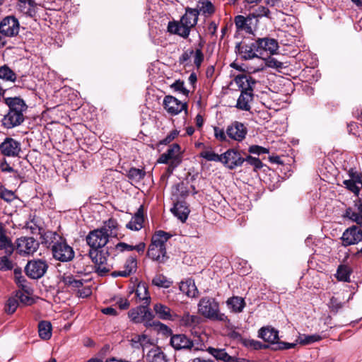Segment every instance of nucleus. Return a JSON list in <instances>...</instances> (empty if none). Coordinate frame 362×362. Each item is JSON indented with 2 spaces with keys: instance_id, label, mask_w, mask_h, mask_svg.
Masks as SVG:
<instances>
[{
  "instance_id": "1",
  "label": "nucleus",
  "mask_w": 362,
  "mask_h": 362,
  "mask_svg": "<svg viewBox=\"0 0 362 362\" xmlns=\"http://www.w3.org/2000/svg\"><path fill=\"white\" fill-rule=\"evenodd\" d=\"M109 241L108 235L100 228L90 231L86 236V242L90 246L89 256L95 264L96 272L104 275L110 271L107 264L108 251L105 246Z\"/></svg>"
},
{
  "instance_id": "2",
  "label": "nucleus",
  "mask_w": 362,
  "mask_h": 362,
  "mask_svg": "<svg viewBox=\"0 0 362 362\" xmlns=\"http://www.w3.org/2000/svg\"><path fill=\"white\" fill-rule=\"evenodd\" d=\"M5 103L8 106V112L2 119V125L6 129H12L21 125L24 119V112L27 105L20 98H6Z\"/></svg>"
},
{
  "instance_id": "3",
  "label": "nucleus",
  "mask_w": 362,
  "mask_h": 362,
  "mask_svg": "<svg viewBox=\"0 0 362 362\" xmlns=\"http://www.w3.org/2000/svg\"><path fill=\"white\" fill-rule=\"evenodd\" d=\"M171 236V234L163 230L156 231L151 238L147 256L158 263H165L168 259L165 245Z\"/></svg>"
},
{
  "instance_id": "4",
  "label": "nucleus",
  "mask_w": 362,
  "mask_h": 362,
  "mask_svg": "<svg viewBox=\"0 0 362 362\" xmlns=\"http://www.w3.org/2000/svg\"><path fill=\"white\" fill-rule=\"evenodd\" d=\"M45 235L47 238L52 240V252L54 259L60 262H66L71 261L74 257L73 248L56 232L47 231Z\"/></svg>"
},
{
  "instance_id": "5",
  "label": "nucleus",
  "mask_w": 362,
  "mask_h": 362,
  "mask_svg": "<svg viewBox=\"0 0 362 362\" xmlns=\"http://www.w3.org/2000/svg\"><path fill=\"white\" fill-rule=\"evenodd\" d=\"M197 307L199 313L207 319L223 322L228 320V317L220 312L219 304L214 298H201Z\"/></svg>"
},
{
  "instance_id": "6",
  "label": "nucleus",
  "mask_w": 362,
  "mask_h": 362,
  "mask_svg": "<svg viewBox=\"0 0 362 362\" xmlns=\"http://www.w3.org/2000/svg\"><path fill=\"white\" fill-rule=\"evenodd\" d=\"M20 24L16 18L13 16L5 17L0 23V48L4 47L6 37L16 36L19 33Z\"/></svg>"
},
{
  "instance_id": "7",
  "label": "nucleus",
  "mask_w": 362,
  "mask_h": 362,
  "mask_svg": "<svg viewBox=\"0 0 362 362\" xmlns=\"http://www.w3.org/2000/svg\"><path fill=\"white\" fill-rule=\"evenodd\" d=\"M128 316L132 322L136 324L145 322L146 327L151 325L150 321L153 317L148 306L143 305L131 309L128 313Z\"/></svg>"
},
{
  "instance_id": "8",
  "label": "nucleus",
  "mask_w": 362,
  "mask_h": 362,
  "mask_svg": "<svg viewBox=\"0 0 362 362\" xmlns=\"http://www.w3.org/2000/svg\"><path fill=\"white\" fill-rule=\"evenodd\" d=\"M47 269V262L38 259L28 261L25 267V272L28 277L33 279H38L45 275Z\"/></svg>"
},
{
  "instance_id": "9",
  "label": "nucleus",
  "mask_w": 362,
  "mask_h": 362,
  "mask_svg": "<svg viewBox=\"0 0 362 362\" xmlns=\"http://www.w3.org/2000/svg\"><path fill=\"white\" fill-rule=\"evenodd\" d=\"M163 105L167 112L172 115H177L184 111L187 114L188 105L186 102H182L174 96L165 95L163 98Z\"/></svg>"
},
{
  "instance_id": "10",
  "label": "nucleus",
  "mask_w": 362,
  "mask_h": 362,
  "mask_svg": "<svg viewBox=\"0 0 362 362\" xmlns=\"http://www.w3.org/2000/svg\"><path fill=\"white\" fill-rule=\"evenodd\" d=\"M39 247V243L33 237H21L16 240V251L21 255H33Z\"/></svg>"
},
{
  "instance_id": "11",
  "label": "nucleus",
  "mask_w": 362,
  "mask_h": 362,
  "mask_svg": "<svg viewBox=\"0 0 362 362\" xmlns=\"http://www.w3.org/2000/svg\"><path fill=\"white\" fill-rule=\"evenodd\" d=\"M244 162L245 158L241 156L238 151L234 148L228 149L221 154V163L230 170L241 166Z\"/></svg>"
},
{
  "instance_id": "12",
  "label": "nucleus",
  "mask_w": 362,
  "mask_h": 362,
  "mask_svg": "<svg viewBox=\"0 0 362 362\" xmlns=\"http://www.w3.org/2000/svg\"><path fill=\"white\" fill-rule=\"evenodd\" d=\"M235 52L242 60H250L255 58H258L259 54V49L255 45V41L251 44L238 43L235 46Z\"/></svg>"
},
{
  "instance_id": "13",
  "label": "nucleus",
  "mask_w": 362,
  "mask_h": 362,
  "mask_svg": "<svg viewBox=\"0 0 362 362\" xmlns=\"http://www.w3.org/2000/svg\"><path fill=\"white\" fill-rule=\"evenodd\" d=\"M1 153L7 157H18L21 152V144L11 137H6L0 144Z\"/></svg>"
},
{
  "instance_id": "14",
  "label": "nucleus",
  "mask_w": 362,
  "mask_h": 362,
  "mask_svg": "<svg viewBox=\"0 0 362 362\" xmlns=\"http://www.w3.org/2000/svg\"><path fill=\"white\" fill-rule=\"evenodd\" d=\"M247 129L242 122L235 121L226 127L228 137L236 141H242L246 136Z\"/></svg>"
},
{
  "instance_id": "15",
  "label": "nucleus",
  "mask_w": 362,
  "mask_h": 362,
  "mask_svg": "<svg viewBox=\"0 0 362 362\" xmlns=\"http://www.w3.org/2000/svg\"><path fill=\"white\" fill-rule=\"evenodd\" d=\"M153 340L148 335L134 334L129 340V344L134 349L141 350L143 356L146 349L153 345Z\"/></svg>"
},
{
  "instance_id": "16",
  "label": "nucleus",
  "mask_w": 362,
  "mask_h": 362,
  "mask_svg": "<svg viewBox=\"0 0 362 362\" xmlns=\"http://www.w3.org/2000/svg\"><path fill=\"white\" fill-rule=\"evenodd\" d=\"M341 240L346 246L357 244L362 240V230L358 226L350 227L344 232Z\"/></svg>"
},
{
  "instance_id": "17",
  "label": "nucleus",
  "mask_w": 362,
  "mask_h": 362,
  "mask_svg": "<svg viewBox=\"0 0 362 362\" xmlns=\"http://www.w3.org/2000/svg\"><path fill=\"white\" fill-rule=\"evenodd\" d=\"M255 45L259 49V54H262L263 52L274 54L279 49L277 40L270 37L258 38L255 40Z\"/></svg>"
},
{
  "instance_id": "18",
  "label": "nucleus",
  "mask_w": 362,
  "mask_h": 362,
  "mask_svg": "<svg viewBox=\"0 0 362 362\" xmlns=\"http://www.w3.org/2000/svg\"><path fill=\"white\" fill-rule=\"evenodd\" d=\"M170 344L176 350L191 349L194 345L192 340L183 334L172 335Z\"/></svg>"
},
{
  "instance_id": "19",
  "label": "nucleus",
  "mask_w": 362,
  "mask_h": 362,
  "mask_svg": "<svg viewBox=\"0 0 362 362\" xmlns=\"http://www.w3.org/2000/svg\"><path fill=\"white\" fill-rule=\"evenodd\" d=\"M258 337L270 344H276L279 340V331L270 326L263 327L258 332Z\"/></svg>"
},
{
  "instance_id": "20",
  "label": "nucleus",
  "mask_w": 362,
  "mask_h": 362,
  "mask_svg": "<svg viewBox=\"0 0 362 362\" xmlns=\"http://www.w3.org/2000/svg\"><path fill=\"white\" fill-rule=\"evenodd\" d=\"M170 158V168L173 170L182 162V152L180 146L177 144H173L165 152Z\"/></svg>"
},
{
  "instance_id": "21",
  "label": "nucleus",
  "mask_w": 362,
  "mask_h": 362,
  "mask_svg": "<svg viewBox=\"0 0 362 362\" xmlns=\"http://www.w3.org/2000/svg\"><path fill=\"white\" fill-rule=\"evenodd\" d=\"M234 81L241 92H253L255 81L250 76L243 74H239L235 76Z\"/></svg>"
},
{
  "instance_id": "22",
  "label": "nucleus",
  "mask_w": 362,
  "mask_h": 362,
  "mask_svg": "<svg viewBox=\"0 0 362 362\" xmlns=\"http://www.w3.org/2000/svg\"><path fill=\"white\" fill-rule=\"evenodd\" d=\"M0 250H4L7 255H11L14 250L12 240L6 235L5 226L2 223H0Z\"/></svg>"
},
{
  "instance_id": "23",
  "label": "nucleus",
  "mask_w": 362,
  "mask_h": 362,
  "mask_svg": "<svg viewBox=\"0 0 362 362\" xmlns=\"http://www.w3.org/2000/svg\"><path fill=\"white\" fill-rule=\"evenodd\" d=\"M144 222L143 206H140L135 214L132 217L126 227L132 230L138 231L143 228Z\"/></svg>"
},
{
  "instance_id": "24",
  "label": "nucleus",
  "mask_w": 362,
  "mask_h": 362,
  "mask_svg": "<svg viewBox=\"0 0 362 362\" xmlns=\"http://www.w3.org/2000/svg\"><path fill=\"white\" fill-rule=\"evenodd\" d=\"M137 261L136 258L133 256H130L125 262L124 269L121 271H115L112 273V276L114 277L129 276L136 269Z\"/></svg>"
},
{
  "instance_id": "25",
  "label": "nucleus",
  "mask_w": 362,
  "mask_h": 362,
  "mask_svg": "<svg viewBox=\"0 0 362 362\" xmlns=\"http://www.w3.org/2000/svg\"><path fill=\"white\" fill-rule=\"evenodd\" d=\"M253 92L242 91L237 100L235 107L243 111H250V103L253 100Z\"/></svg>"
},
{
  "instance_id": "26",
  "label": "nucleus",
  "mask_w": 362,
  "mask_h": 362,
  "mask_svg": "<svg viewBox=\"0 0 362 362\" xmlns=\"http://www.w3.org/2000/svg\"><path fill=\"white\" fill-rule=\"evenodd\" d=\"M235 24L238 31H244L246 33L252 34L253 30L251 26L252 19L243 16L238 15L235 17Z\"/></svg>"
},
{
  "instance_id": "27",
  "label": "nucleus",
  "mask_w": 362,
  "mask_h": 362,
  "mask_svg": "<svg viewBox=\"0 0 362 362\" xmlns=\"http://www.w3.org/2000/svg\"><path fill=\"white\" fill-rule=\"evenodd\" d=\"M172 212L182 222H185L187 219L190 211L185 202H177L174 204Z\"/></svg>"
},
{
  "instance_id": "28",
  "label": "nucleus",
  "mask_w": 362,
  "mask_h": 362,
  "mask_svg": "<svg viewBox=\"0 0 362 362\" xmlns=\"http://www.w3.org/2000/svg\"><path fill=\"white\" fill-rule=\"evenodd\" d=\"M180 290L187 296L193 298L198 293V290L194 281L192 279H187L180 284Z\"/></svg>"
},
{
  "instance_id": "29",
  "label": "nucleus",
  "mask_w": 362,
  "mask_h": 362,
  "mask_svg": "<svg viewBox=\"0 0 362 362\" xmlns=\"http://www.w3.org/2000/svg\"><path fill=\"white\" fill-rule=\"evenodd\" d=\"M61 281L74 291H78L83 286V279H77L71 274H64Z\"/></svg>"
},
{
  "instance_id": "30",
  "label": "nucleus",
  "mask_w": 362,
  "mask_h": 362,
  "mask_svg": "<svg viewBox=\"0 0 362 362\" xmlns=\"http://www.w3.org/2000/svg\"><path fill=\"white\" fill-rule=\"evenodd\" d=\"M147 362H168L167 356L159 347H153L146 354Z\"/></svg>"
},
{
  "instance_id": "31",
  "label": "nucleus",
  "mask_w": 362,
  "mask_h": 362,
  "mask_svg": "<svg viewBox=\"0 0 362 362\" xmlns=\"http://www.w3.org/2000/svg\"><path fill=\"white\" fill-rule=\"evenodd\" d=\"M135 294L139 301L143 303V305L148 306L151 303V296L145 284L139 283L137 285Z\"/></svg>"
},
{
  "instance_id": "32",
  "label": "nucleus",
  "mask_w": 362,
  "mask_h": 362,
  "mask_svg": "<svg viewBox=\"0 0 362 362\" xmlns=\"http://www.w3.org/2000/svg\"><path fill=\"white\" fill-rule=\"evenodd\" d=\"M228 308L234 313H241L245 306V302L243 298L240 296H233L229 298L226 301Z\"/></svg>"
},
{
  "instance_id": "33",
  "label": "nucleus",
  "mask_w": 362,
  "mask_h": 362,
  "mask_svg": "<svg viewBox=\"0 0 362 362\" xmlns=\"http://www.w3.org/2000/svg\"><path fill=\"white\" fill-rule=\"evenodd\" d=\"M119 225L116 219L109 218L104 223V226L100 229L110 237H117Z\"/></svg>"
},
{
  "instance_id": "34",
  "label": "nucleus",
  "mask_w": 362,
  "mask_h": 362,
  "mask_svg": "<svg viewBox=\"0 0 362 362\" xmlns=\"http://www.w3.org/2000/svg\"><path fill=\"white\" fill-rule=\"evenodd\" d=\"M153 310L160 319L163 320H173L171 310L168 306L161 303H157L154 305Z\"/></svg>"
},
{
  "instance_id": "35",
  "label": "nucleus",
  "mask_w": 362,
  "mask_h": 362,
  "mask_svg": "<svg viewBox=\"0 0 362 362\" xmlns=\"http://www.w3.org/2000/svg\"><path fill=\"white\" fill-rule=\"evenodd\" d=\"M199 11L195 8H187L185 14L181 18L182 23H186L189 26H194L198 20Z\"/></svg>"
},
{
  "instance_id": "36",
  "label": "nucleus",
  "mask_w": 362,
  "mask_h": 362,
  "mask_svg": "<svg viewBox=\"0 0 362 362\" xmlns=\"http://www.w3.org/2000/svg\"><path fill=\"white\" fill-rule=\"evenodd\" d=\"M180 325L187 327H194L200 322V317L197 315L185 313L180 320Z\"/></svg>"
},
{
  "instance_id": "37",
  "label": "nucleus",
  "mask_w": 362,
  "mask_h": 362,
  "mask_svg": "<svg viewBox=\"0 0 362 362\" xmlns=\"http://www.w3.org/2000/svg\"><path fill=\"white\" fill-rule=\"evenodd\" d=\"M39 336L42 339H49L52 337V325L47 321H41L38 325Z\"/></svg>"
},
{
  "instance_id": "38",
  "label": "nucleus",
  "mask_w": 362,
  "mask_h": 362,
  "mask_svg": "<svg viewBox=\"0 0 362 362\" xmlns=\"http://www.w3.org/2000/svg\"><path fill=\"white\" fill-rule=\"evenodd\" d=\"M146 172L144 169H139L136 168H131L127 174V177L132 181L136 183L139 182L144 178Z\"/></svg>"
},
{
  "instance_id": "39",
  "label": "nucleus",
  "mask_w": 362,
  "mask_h": 362,
  "mask_svg": "<svg viewBox=\"0 0 362 362\" xmlns=\"http://www.w3.org/2000/svg\"><path fill=\"white\" fill-rule=\"evenodd\" d=\"M197 9L199 11V14L202 13L205 16H209L214 13V5L208 0H199Z\"/></svg>"
},
{
  "instance_id": "40",
  "label": "nucleus",
  "mask_w": 362,
  "mask_h": 362,
  "mask_svg": "<svg viewBox=\"0 0 362 362\" xmlns=\"http://www.w3.org/2000/svg\"><path fill=\"white\" fill-rule=\"evenodd\" d=\"M343 216L354 222H356L360 227L362 228V214L354 210L352 208H347Z\"/></svg>"
},
{
  "instance_id": "41",
  "label": "nucleus",
  "mask_w": 362,
  "mask_h": 362,
  "mask_svg": "<svg viewBox=\"0 0 362 362\" xmlns=\"http://www.w3.org/2000/svg\"><path fill=\"white\" fill-rule=\"evenodd\" d=\"M172 284L173 282L163 274H157L152 279V284L158 288H168L170 287Z\"/></svg>"
},
{
  "instance_id": "42",
  "label": "nucleus",
  "mask_w": 362,
  "mask_h": 362,
  "mask_svg": "<svg viewBox=\"0 0 362 362\" xmlns=\"http://www.w3.org/2000/svg\"><path fill=\"white\" fill-rule=\"evenodd\" d=\"M0 78L14 82L16 80V74L6 65L0 67Z\"/></svg>"
},
{
  "instance_id": "43",
  "label": "nucleus",
  "mask_w": 362,
  "mask_h": 362,
  "mask_svg": "<svg viewBox=\"0 0 362 362\" xmlns=\"http://www.w3.org/2000/svg\"><path fill=\"white\" fill-rule=\"evenodd\" d=\"M351 271L345 265H340L337 271L336 276L339 281L349 282L350 281Z\"/></svg>"
},
{
  "instance_id": "44",
  "label": "nucleus",
  "mask_w": 362,
  "mask_h": 362,
  "mask_svg": "<svg viewBox=\"0 0 362 362\" xmlns=\"http://www.w3.org/2000/svg\"><path fill=\"white\" fill-rule=\"evenodd\" d=\"M243 344L245 346L255 350L266 349L269 346L268 344H263L261 341L250 339H243Z\"/></svg>"
},
{
  "instance_id": "45",
  "label": "nucleus",
  "mask_w": 362,
  "mask_h": 362,
  "mask_svg": "<svg viewBox=\"0 0 362 362\" xmlns=\"http://www.w3.org/2000/svg\"><path fill=\"white\" fill-rule=\"evenodd\" d=\"M209 353H210L216 359L222 360L226 362L227 360L231 358L232 356H229L224 349H218L212 347L208 349Z\"/></svg>"
},
{
  "instance_id": "46",
  "label": "nucleus",
  "mask_w": 362,
  "mask_h": 362,
  "mask_svg": "<svg viewBox=\"0 0 362 362\" xmlns=\"http://www.w3.org/2000/svg\"><path fill=\"white\" fill-rule=\"evenodd\" d=\"M321 339V337L318 334H312V335H300L296 340L300 344H310L316 341H318Z\"/></svg>"
},
{
  "instance_id": "47",
  "label": "nucleus",
  "mask_w": 362,
  "mask_h": 362,
  "mask_svg": "<svg viewBox=\"0 0 362 362\" xmlns=\"http://www.w3.org/2000/svg\"><path fill=\"white\" fill-rule=\"evenodd\" d=\"M199 156L209 161L221 162V154L218 155L213 151H203L200 153Z\"/></svg>"
},
{
  "instance_id": "48",
  "label": "nucleus",
  "mask_w": 362,
  "mask_h": 362,
  "mask_svg": "<svg viewBox=\"0 0 362 362\" xmlns=\"http://www.w3.org/2000/svg\"><path fill=\"white\" fill-rule=\"evenodd\" d=\"M18 306V300L16 296L10 297L5 305V311L8 314L13 313Z\"/></svg>"
},
{
  "instance_id": "49",
  "label": "nucleus",
  "mask_w": 362,
  "mask_h": 362,
  "mask_svg": "<svg viewBox=\"0 0 362 362\" xmlns=\"http://www.w3.org/2000/svg\"><path fill=\"white\" fill-rule=\"evenodd\" d=\"M170 88L175 91L180 92L185 96H188L189 90L185 87V83L181 80H176L171 86Z\"/></svg>"
},
{
  "instance_id": "50",
  "label": "nucleus",
  "mask_w": 362,
  "mask_h": 362,
  "mask_svg": "<svg viewBox=\"0 0 362 362\" xmlns=\"http://www.w3.org/2000/svg\"><path fill=\"white\" fill-rule=\"evenodd\" d=\"M343 305L344 303L335 297H332L328 303V307L330 311L334 314L337 313Z\"/></svg>"
},
{
  "instance_id": "51",
  "label": "nucleus",
  "mask_w": 362,
  "mask_h": 362,
  "mask_svg": "<svg viewBox=\"0 0 362 362\" xmlns=\"http://www.w3.org/2000/svg\"><path fill=\"white\" fill-rule=\"evenodd\" d=\"M343 185L348 190L353 192L355 195L358 196L359 194L361 187L358 186V183L349 179L344 180Z\"/></svg>"
},
{
  "instance_id": "52",
  "label": "nucleus",
  "mask_w": 362,
  "mask_h": 362,
  "mask_svg": "<svg viewBox=\"0 0 362 362\" xmlns=\"http://www.w3.org/2000/svg\"><path fill=\"white\" fill-rule=\"evenodd\" d=\"M252 15L254 18H262V17H267V18H271V17L269 16L270 11L269 10L268 8L263 6H260L257 7V8L255 10V11L252 13Z\"/></svg>"
},
{
  "instance_id": "53",
  "label": "nucleus",
  "mask_w": 362,
  "mask_h": 362,
  "mask_svg": "<svg viewBox=\"0 0 362 362\" xmlns=\"http://www.w3.org/2000/svg\"><path fill=\"white\" fill-rule=\"evenodd\" d=\"M349 180L354 181L362 187V173L355 168H350L348 171Z\"/></svg>"
},
{
  "instance_id": "54",
  "label": "nucleus",
  "mask_w": 362,
  "mask_h": 362,
  "mask_svg": "<svg viewBox=\"0 0 362 362\" xmlns=\"http://www.w3.org/2000/svg\"><path fill=\"white\" fill-rule=\"evenodd\" d=\"M214 134L216 139L221 142L228 141V135L226 134V130L225 131L223 128L218 127H214Z\"/></svg>"
},
{
  "instance_id": "55",
  "label": "nucleus",
  "mask_w": 362,
  "mask_h": 362,
  "mask_svg": "<svg viewBox=\"0 0 362 362\" xmlns=\"http://www.w3.org/2000/svg\"><path fill=\"white\" fill-rule=\"evenodd\" d=\"M194 64L196 66L197 69H199L204 59V56L203 54V52L202 50V48H197L195 51H194Z\"/></svg>"
},
{
  "instance_id": "56",
  "label": "nucleus",
  "mask_w": 362,
  "mask_h": 362,
  "mask_svg": "<svg viewBox=\"0 0 362 362\" xmlns=\"http://www.w3.org/2000/svg\"><path fill=\"white\" fill-rule=\"evenodd\" d=\"M8 256L6 255L5 256L0 257V270L1 271H8L13 268V263Z\"/></svg>"
},
{
  "instance_id": "57",
  "label": "nucleus",
  "mask_w": 362,
  "mask_h": 362,
  "mask_svg": "<svg viewBox=\"0 0 362 362\" xmlns=\"http://www.w3.org/2000/svg\"><path fill=\"white\" fill-rule=\"evenodd\" d=\"M15 296L18 300H20L24 305H31L33 303V298L25 294L22 291H17Z\"/></svg>"
},
{
  "instance_id": "58",
  "label": "nucleus",
  "mask_w": 362,
  "mask_h": 362,
  "mask_svg": "<svg viewBox=\"0 0 362 362\" xmlns=\"http://www.w3.org/2000/svg\"><path fill=\"white\" fill-rule=\"evenodd\" d=\"M194 54L193 49H187L179 57V63L180 64L187 65L190 61L191 57Z\"/></svg>"
},
{
  "instance_id": "59",
  "label": "nucleus",
  "mask_w": 362,
  "mask_h": 362,
  "mask_svg": "<svg viewBox=\"0 0 362 362\" xmlns=\"http://www.w3.org/2000/svg\"><path fill=\"white\" fill-rule=\"evenodd\" d=\"M191 28L192 26H189L186 23H182L180 22V25L178 28V31L176 35H178L184 38H187L189 35Z\"/></svg>"
},
{
  "instance_id": "60",
  "label": "nucleus",
  "mask_w": 362,
  "mask_h": 362,
  "mask_svg": "<svg viewBox=\"0 0 362 362\" xmlns=\"http://www.w3.org/2000/svg\"><path fill=\"white\" fill-rule=\"evenodd\" d=\"M297 343H288L284 341H280L278 340L276 346L273 348L274 350H287L291 349H294Z\"/></svg>"
},
{
  "instance_id": "61",
  "label": "nucleus",
  "mask_w": 362,
  "mask_h": 362,
  "mask_svg": "<svg viewBox=\"0 0 362 362\" xmlns=\"http://www.w3.org/2000/svg\"><path fill=\"white\" fill-rule=\"evenodd\" d=\"M245 161H246L247 163H249L250 165L254 166V168L255 169H260L262 168L263 166V163L260 160L259 158H255V157H252L251 156H247L245 158Z\"/></svg>"
},
{
  "instance_id": "62",
  "label": "nucleus",
  "mask_w": 362,
  "mask_h": 362,
  "mask_svg": "<svg viewBox=\"0 0 362 362\" xmlns=\"http://www.w3.org/2000/svg\"><path fill=\"white\" fill-rule=\"evenodd\" d=\"M248 151L250 153L257 155L267 154L269 152L268 148L257 145H252L250 146Z\"/></svg>"
},
{
  "instance_id": "63",
  "label": "nucleus",
  "mask_w": 362,
  "mask_h": 362,
  "mask_svg": "<svg viewBox=\"0 0 362 362\" xmlns=\"http://www.w3.org/2000/svg\"><path fill=\"white\" fill-rule=\"evenodd\" d=\"M0 197L2 199L6 201L7 202H10L14 199L15 194L11 190L4 189L1 192Z\"/></svg>"
},
{
  "instance_id": "64",
  "label": "nucleus",
  "mask_w": 362,
  "mask_h": 362,
  "mask_svg": "<svg viewBox=\"0 0 362 362\" xmlns=\"http://www.w3.org/2000/svg\"><path fill=\"white\" fill-rule=\"evenodd\" d=\"M178 132L177 130L170 132L163 140L160 141V144L162 145H167L174 140Z\"/></svg>"
}]
</instances>
